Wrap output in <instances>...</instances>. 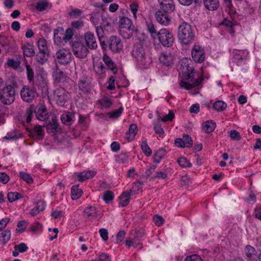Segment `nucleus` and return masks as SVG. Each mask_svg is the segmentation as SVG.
Here are the masks:
<instances>
[{
    "instance_id": "f257e3e1",
    "label": "nucleus",
    "mask_w": 261,
    "mask_h": 261,
    "mask_svg": "<svg viewBox=\"0 0 261 261\" xmlns=\"http://www.w3.org/2000/svg\"><path fill=\"white\" fill-rule=\"evenodd\" d=\"M191 61L188 58H184L180 60L181 66L184 72L183 77L188 82L181 81L180 86L187 90L190 89L192 87L198 86L202 81L200 78H195L194 68L190 66Z\"/></svg>"
},
{
    "instance_id": "f03ea898",
    "label": "nucleus",
    "mask_w": 261,
    "mask_h": 261,
    "mask_svg": "<svg viewBox=\"0 0 261 261\" xmlns=\"http://www.w3.org/2000/svg\"><path fill=\"white\" fill-rule=\"evenodd\" d=\"M194 30L191 25L187 22H183L178 28V39L186 45L192 44L195 39Z\"/></svg>"
},
{
    "instance_id": "7ed1b4c3",
    "label": "nucleus",
    "mask_w": 261,
    "mask_h": 261,
    "mask_svg": "<svg viewBox=\"0 0 261 261\" xmlns=\"http://www.w3.org/2000/svg\"><path fill=\"white\" fill-rule=\"evenodd\" d=\"M132 55L137 65L141 68H147L151 62L150 58L145 54L144 49L141 44L134 45Z\"/></svg>"
},
{
    "instance_id": "20e7f679",
    "label": "nucleus",
    "mask_w": 261,
    "mask_h": 261,
    "mask_svg": "<svg viewBox=\"0 0 261 261\" xmlns=\"http://www.w3.org/2000/svg\"><path fill=\"white\" fill-rule=\"evenodd\" d=\"M15 90L10 85L6 86L0 92V101L4 105L12 104L15 100Z\"/></svg>"
},
{
    "instance_id": "39448f33",
    "label": "nucleus",
    "mask_w": 261,
    "mask_h": 261,
    "mask_svg": "<svg viewBox=\"0 0 261 261\" xmlns=\"http://www.w3.org/2000/svg\"><path fill=\"white\" fill-rule=\"evenodd\" d=\"M158 39L161 44L165 47H170L174 42V37L172 33L166 29H161L157 34Z\"/></svg>"
},
{
    "instance_id": "423d86ee",
    "label": "nucleus",
    "mask_w": 261,
    "mask_h": 261,
    "mask_svg": "<svg viewBox=\"0 0 261 261\" xmlns=\"http://www.w3.org/2000/svg\"><path fill=\"white\" fill-rule=\"evenodd\" d=\"M107 44L109 49L113 53H119L123 50V44L118 36H110L107 41Z\"/></svg>"
},
{
    "instance_id": "0eeeda50",
    "label": "nucleus",
    "mask_w": 261,
    "mask_h": 261,
    "mask_svg": "<svg viewBox=\"0 0 261 261\" xmlns=\"http://www.w3.org/2000/svg\"><path fill=\"white\" fill-rule=\"evenodd\" d=\"M73 54L79 58L86 57L88 53L87 47L80 41H75L72 45Z\"/></svg>"
},
{
    "instance_id": "6e6552de",
    "label": "nucleus",
    "mask_w": 261,
    "mask_h": 261,
    "mask_svg": "<svg viewBox=\"0 0 261 261\" xmlns=\"http://www.w3.org/2000/svg\"><path fill=\"white\" fill-rule=\"evenodd\" d=\"M72 55L69 50L62 48L58 50L56 53V59L61 64L67 65L70 63Z\"/></svg>"
},
{
    "instance_id": "1a4fd4ad",
    "label": "nucleus",
    "mask_w": 261,
    "mask_h": 261,
    "mask_svg": "<svg viewBox=\"0 0 261 261\" xmlns=\"http://www.w3.org/2000/svg\"><path fill=\"white\" fill-rule=\"evenodd\" d=\"M175 57L170 51L163 52L159 57L160 63L167 67H171L174 63Z\"/></svg>"
},
{
    "instance_id": "9d476101",
    "label": "nucleus",
    "mask_w": 261,
    "mask_h": 261,
    "mask_svg": "<svg viewBox=\"0 0 261 261\" xmlns=\"http://www.w3.org/2000/svg\"><path fill=\"white\" fill-rule=\"evenodd\" d=\"M36 95L35 90L28 86H23L20 91L21 99L25 102L30 103L34 99Z\"/></svg>"
},
{
    "instance_id": "9b49d317",
    "label": "nucleus",
    "mask_w": 261,
    "mask_h": 261,
    "mask_svg": "<svg viewBox=\"0 0 261 261\" xmlns=\"http://www.w3.org/2000/svg\"><path fill=\"white\" fill-rule=\"evenodd\" d=\"M145 234L144 231L142 230H136L133 234V238L129 240H125V244L129 247H137L141 245V238Z\"/></svg>"
},
{
    "instance_id": "f8f14e48",
    "label": "nucleus",
    "mask_w": 261,
    "mask_h": 261,
    "mask_svg": "<svg viewBox=\"0 0 261 261\" xmlns=\"http://www.w3.org/2000/svg\"><path fill=\"white\" fill-rule=\"evenodd\" d=\"M191 56L196 62L201 63L205 59L204 51L199 45H194L191 51Z\"/></svg>"
},
{
    "instance_id": "ddd939ff",
    "label": "nucleus",
    "mask_w": 261,
    "mask_h": 261,
    "mask_svg": "<svg viewBox=\"0 0 261 261\" xmlns=\"http://www.w3.org/2000/svg\"><path fill=\"white\" fill-rule=\"evenodd\" d=\"M54 97L58 105L63 106L68 98L67 92L64 88H58L54 92Z\"/></svg>"
},
{
    "instance_id": "4468645a",
    "label": "nucleus",
    "mask_w": 261,
    "mask_h": 261,
    "mask_svg": "<svg viewBox=\"0 0 261 261\" xmlns=\"http://www.w3.org/2000/svg\"><path fill=\"white\" fill-rule=\"evenodd\" d=\"M48 80L45 75H38L37 77V80L35 82V85L37 86L42 91V93L47 94L48 93Z\"/></svg>"
},
{
    "instance_id": "2eb2a0df",
    "label": "nucleus",
    "mask_w": 261,
    "mask_h": 261,
    "mask_svg": "<svg viewBox=\"0 0 261 261\" xmlns=\"http://www.w3.org/2000/svg\"><path fill=\"white\" fill-rule=\"evenodd\" d=\"M170 12H166L162 10H158L155 13L156 21L163 25H167L171 22V17L169 16Z\"/></svg>"
},
{
    "instance_id": "dca6fc26",
    "label": "nucleus",
    "mask_w": 261,
    "mask_h": 261,
    "mask_svg": "<svg viewBox=\"0 0 261 261\" xmlns=\"http://www.w3.org/2000/svg\"><path fill=\"white\" fill-rule=\"evenodd\" d=\"M36 117L40 121H45L48 118V113L46 107L43 104H39L35 110Z\"/></svg>"
},
{
    "instance_id": "f3484780",
    "label": "nucleus",
    "mask_w": 261,
    "mask_h": 261,
    "mask_svg": "<svg viewBox=\"0 0 261 261\" xmlns=\"http://www.w3.org/2000/svg\"><path fill=\"white\" fill-rule=\"evenodd\" d=\"M84 38L88 47L91 49H95L97 47V43L94 34L87 32L84 35Z\"/></svg>"
},
{
    "instance_id": "a211bd4d",
    "label": "nucleus",
    "mask_w": 261,
    "mask_h": 261,
    "mask_svg": "<svg viewBox=\"0 0 261 261\" xmlns=\"http://www.w3.org/2000/svg\"><path fill=\"white\" fill-rule=\"evenodd\" d=\"M161 10L166 12H172L175 10L173 0H158Z\"/></svg>"
},
{
    "instance_id": "6ab92c4d",
    "label": "nucleus",
    "mask_w": 261,
    "mask_h": 261,
    "mask_svg": "<svg viewBox=\"0 0 261 261\" xmlns=\"http://www.w3.org/2000/svg\"><path fill=\"white\" fill-rule=\"evenodd\" d=\"M93 68L95 73L100 78L103 79L106 77V72L108 69L104 66V64L101 62H93Z\"/></svg>"
},
{
    "instance_id": "aec40b11",
    "label": "nucleus",
    "mask_w": 261,
    "mask_h": 261,
    "mask_svg": "<svg viewBox=\"0 0 261 261\" xmlns=\"http://www.w3.org/2000/svg\"><path fill=\"white\" fill-rule=\"evenodd\" d=\"M54 42L57 45H64V30L62 28L56 29L54 32Z\"/></svg>"
},
{
    "instance_id": "412c9836",
    "label": "nucleus",
    "mask_w": 261,
    "mask_h": 261,
    "mask_svg": "<svg viewBox=\"0 0 261 261\" xmlns=\"http://www.w3.org/2000/svg\"><path fill=\"white\" fill-rule=\"evenodd\" d=\"M79 87L84 93L90 92L92 87L90 80L85 77L81 79L79 83Z\"/></svg>"
},
{
    "instance_id": "4be33fe9",
    "label": "nucleus",
    "mask_w": 261,
    "mask_h": 261,
    "mask_svg": "<svg viewBox=\"0 0 261 261\" xmlns=\"http://www.w3.org/2000/svg\"><path fill=\"white\" fill-rule=\"evenodd\" d=\"M83 216L88 220H92L97 217V211L95 207L88 206L83 212Z\"/></svg>"
},
{
    "instance_id": "5701e85b",
    "label": "nucleus",
    "mask_w": 261,
    "mask_h": 261,
    "mask_svg": "<svg viewBox=\"0 0 261 261\" xmlns=\"http://www.w3.org/2000/svg\"><path fill=\"white\" fill-rule=\"evenodd\" d=\"M102 61L105 63L107 68L110 69L114 73L117 71L116 65L112 59L107 54H104L102 57Z\"/></svg>"
},
{
    "instance_id": "b1692460",
    "label": "nucleus",
    "mask_w": 261,
    "mask_h": 261,
    "mask_svg": "<svg viewBox=\"0 0 261 261\" xmlns=\"http://www.w3.org/2000/svg\"><path fill=\"white\" fill-rule=\"evenodd\" d=\"M96 173L94 170H86L78 173L77 175V180L80 181H84L94 177Z\"/></svg>"
},
{
    "instance_id": "393cba45",
    "label": "nucleus",
    "mask_w": 261,
    "mask_h": 261,
    "mask_svg": "<svg viewBox=\"0 0 261 261\" xmlns=\"http://www.w3.org/2000/svg\"><path fill=\"white\" fill-rule=\"evenodd\" d=\"M132 190L123 192L119 197L120 204L124 207L127 205L129 202L131 196Z\"/></svg>"
},
{
    "instance_id": "a878e982",
    "label": "nucleus",
    "mask_w": 261,
    "mask_h": 261,
    "mask_svg": "<svg viewBox=\"0 0 261 261\" xmlns=\"http://www.w3.org/2000/svg\"><path fill=\"white\" fill-rule=\"evenodd\" d=\"M205 8L210 11L217 10L219 7V0H203Z\"/></svg>"
},
{
    "instance_id": "bb28decb",
    "label": "nucleus",
    "mask_w": 261,
    "mask_h": 261,
    "mask_svg": "<svg viewBox=\"0 0 261 261\" xmlns=\"http://www.w3.org/2000/svg\"><path fill=\"white\" fill-rule=\"evenodd\" d=\"M51 7V5L46 1H40L36 4H33L32 8H35L39 11H42Z\"/></svg>"
},
{
    "instance_id": "cd10ccee",
    "label": "nucleus",
    "mask_w": 261,
    "mask_h": 261,
    "mask_svg": "<svg viewBox=\"0 0 261 261\" xmlns=\"http://www.w3.org/2000/svg\"><path fill=\"white\" fill-rule=\"evenodd\" d=\"M203 130L206 133L213 132L216 127V123L213 120H208L203 123Z\"/></svg>"
},
{
    "instance_id": "c85d7f7f",
    "label": "nucleus",
    "mask_w": 261,
    "mask_h": 261,
    "mask_svg": "<svg viewBox=\"0 0 261 261\" xmlns=\"http://www.w3.org/2000/svg\"><path fill=\"white\" fill-rule=\"evenodd\" d=\"M44 202L42 201H39L36 203V206L31 210L30 213L32 216H35L39 213L42 212L44 210Z\"/></svg>"
},
{
    "instance_id": "c756f323",
    "label": "nucleus",
    "mask_w": 261,
    "mask_h": 261,
    "mask_svg": "<svg viewBox=\"0 0 261 261\" xmlns=\"http://www.w3.org/2000/svg\"><path fill=\"white\" fill-rule=\"evenodd\" d=\"M138 130L137 126L136 124L130 125L128 131L126 134V137L129 141H131L137 134Z\"/></svg>"
},
{
    "instance_id": "7c9ffc66",
    "label": "nucleus",
    "mask_w": 261,
    "mask_h": 261,
    "mask_svg": "<svg viewBox=\"0 0 261 261\" xmlns=\"http://www.w3.org/2000/svg\"><path fill=\"white\" fill-rule=\"evenodd\" d=\"M134 27L130 28H123L119 29L120 35L124 39H129L134 32Z\"/></svg>"
},
{
    "instance_id": "2f4dec72",
    "label": "nucleus",
    "mask_w": 261,
    "mask_h": 261,
    "mask_svg": "<svg viewBox=\"0 0 261 261\" xmlns=\"http://www.w3.org/2000/svg\"><path fill=\"white\" fill-rule=\"evenodd\" d=\"M119 29L123 28H130L134 27L132 21L127 17H122L119 20Z\"/></svg>"
},
{
    "instance_id": "473e14b6",
    "label": "nucleus",
    "mask_w": 261,
    "mask_h": 261,
    "mask_svg": "<svg viewBox=\"0 0 261 261\" xmlns=\"http://www.w3.org/2000/svg\"><path fill=\"white\" fill-rule=\"evenodd\" d=\"M244 251L249 259H253L257 254V251L255 248L249 245L245 247Z\"/></svg>"
},
{
    "instance_id": "72a5a7b5",
    "label": "nucleus",
    "mask_w": 261,
    "mask_h": 261,
    "mask_svg": "<svg viewBox=\"0 0 261 261\" xmlns=\"http://www.w3.org/2000/svg\"><path fill=\"white\" fill-rule=\"evenodd\" d=\"M83 191L79 188L78 185H74L71 190V197L72 200H76L82 195Z\"/></svg>"
},
{
    "instance_id": "f704fd0d",
    "label": "nucleus",
    "mask_w": 261,
    "mask_h": 261,
    "mask_svg": "<svg viewBox=\"0 0 261 261\" xmlns=\"http://www.w3.org/2000/svg\"><path fill=\"white\" fill-rule=\"evenodd\" d=\"M73 118L74 114L72 113L68 112L61 115V120L63 123L70 125L73 121Z\"/></svg>"
},
{
    "instance_id": "c9c22d12",
    "label": "nucleus",
    "mask_w": 261,
    "mask_h": 261,
    "mask_svg": "<svg viewBox=\"0 0 261 261\" xmlns=\"http://www.w3.org/2000/svg\"><path fill=\"white\" fill-rule=\"evenodd\" d=\"M22 48L24 55L27 57H31L33 56L35 54L33 46L29 43L23 45Z\"/></svg>"
},
{
    "instance_id": "e433bc0d",
    "label": "nucleus",
    "mask_w": 261,
    "mask_h": 261,
    "mask_svg": "<svg viewBox=\"0 0 261 261\" xmlns=\"http://www.w3.org/2000/svg\"><path fill=\"white\" fill-rule=\"evenodd\" d=\"M58 126L59 125L56 119H52L51 122L46 125L47 132L48 133H53L54 134H55L58 132Z\"/></svg>"
},
{
    "instance_id": "4c0bfd02",
    "label": "nucleus",
    "mask_w": 261,
    "mask_h": 261,
    "mask_svg": "<svg viewBox=\"0 0 261 261\" xmlns=\"http://www.w3.org/2000/svg\"><path fill=\"white\" fill-rule=\"evenodd\" d=\"M49 52L39 51L36 55V59L40 64H44L48 58Z\"/></svg>"
},
{
    "instance_id": "58836bf2",
    "label": "nucleus",
    "mask_w": 261,
    "mask_h": 261,
    "mask_svg": "<svg viewBox=\"0 0 261 261\" xmlns=\"http://www.w3.org/2000/svg\"><path fill=\"white\" fill-rule=\"evenodd\" d=\"M38 48L39 49V51L49 52L47 41L43 38H40L38 40Z\"/></svg>"
},
{
    "instance_id": "ea45409f",
    "label": "nucleus",
    "mask_w": 261,
    "mask_h": 261,
    "mask_svg": "<svg viewBox=\"0 0 261 261\" xmlns=\"http://www.w3.org/2000/svg\"><path fill=\"white\" fill-rule=\"evenodd\" d=\"M11 232L9 230L3 231L0 234V242L3 244H6L11 239Z\"/></svg>"
},
{
    "instance_id": "a19ab883",
    "label": "nucleus",
    "mask_w": 261,
    "mask_h": 261,
    "mask_svg": "<svg viewBox=\"0 0 261 261\" xmlns=\"http://www.w3.org/2000/svg\"><path fill=\"white\" fill-rule=\"evenodd\" d=\"M7 198L10 202H12L22 198L23 196L21 194L17 192H10L8 193Z\"/></svg>"
},
{
    "instance_id": "79ce46f5",
    "label": "nucleus",
    "mask_w": 261,
    "mask_h": 261,
    "mask_svg": "<svg viewBox=\"0 0 261 261\" xmlns=\"http://www.w3.org/2000/svg\"><path fill=\"white\" fill-rule=\"evenodd\" d=\"M248 51L246 50H240L233 52L234 58L236 60H241L245 59L248 55Z\"/></svg>"
},
{
    "instance_id": "37998d69",
    "label": "nucleus",
    "mask_w": 261,
    "mask_h": 261,
    "mask_svg": "<svg viewBox=\"0 0 261 261\" xmlns=\"http://www.w3.org/2000/svg\"><path fill=\"white\" fill-rule=\"evenodd\" d=\"M165 155V151L162 149H159L154 154L153 156V161L154 163L158 164L163 159Z\"/></svg>"
},
{
    "instance_id": "c03bdc74",
    "label": "nucleus",
    "mask_w": 261,
    "mask_h": 261,
    "mask_svg": "<svg viewBox=\"0 0 261 261\" xmlns=\"http://www.w3.org/2000/svg\"><path fill=\"white\" fill-rule=\"evenodd\" d=\"M213 107L217 111H222L226 108L227 104L222 100H218L215 102Z\"/></svg>"
},
{
    "instance_id": "a18cd8bd",
    "label": "nucleus",
    "mask_w": 261,
    "mask_h": 261,
    "mask_svg": "<svg viewBox=\"0 0 261 261\" xmlns=\"http://www.w3.org/2000/svg\"><path fill=\"white\" fill-rule=\"evenodd\" d=\"M99 104L102 108H108L112 105V101L108 97H104L99 100Z\"/></svg>"
},
{
    "instance_id": "49530a36",
    "label": "nucleus",
    "mask_w": 261,
    "mask_h": 261,
    "mask_svg": "<svg viewBox=\"0 0 261 261\" xmlns=\"http://www.w3.org/2000/svg\"><path fill=\"white\" fill-rule=\"evenodd\" d=\"M160 118H158L156 122H154L153 129L156 134H159L160 136H162L164 134V131L160 125Z\"/></svg>"
},
{
    "instance_id": "de8ad7c7",
    "label": "nucleus",
    "mask_w": 261,
    "mask_h": 261,
    "mask_svg": "<svg viewBox=\"0 0 261 261\" xmlns=\"http://www.w3.org/2000/svg\"><path fill=\"white\" fill-rule=\"evenodd\" d=\"M25 68L27 70L28 80L30 83H34V72L32 68L28 64L25 65Z\"/></svg>"
},
{
    "instance_id": "09e8293b",
    "label": "nucleus",
    "mask_w": 261,
    "mask_h": 261,
    "mask_svg": "<svg viewBox=\"0 0 261 261\" xmlns=\"http://www.w3.org/2000/svg\"><path fill=\"white\" fill-rule=\"evenodd\" d=\"M83 13V11L77 8H71L69 12L68 15L71 18H76L80 16Z\"/></svg>"
},
{
    "instance_id": "8fccbe9b",
    "label": "nucleus",
    "mask_w": 261,
    "mask_h": 261,
    "mask_svg": "<svg viewBox=\"0 0 261 261\" xmlns=\"http://www.w3.org/2000/svg\"><path fill=\"white\" fill-rule=\"evenodd\" d=\"M141 146L142 151L146 156H149L151 155L152 151L148 146L146 141H143Z\"/></svg>"
},
{
    "instance_id": "3c124183",
    "label": "nucleus",
    "mask_w": 261,
    "mask_h": 261,
    "mask_svg": "<svg viewBox=\"0 0 261 261\" xmlns=\"http://www.w3.org/2000/svg\"><path fill=\"white\" fill-rule=\"evenodd\" d=\"M179 166L184 168L191 167L192 164L185 158L181 157L177 160Z\"/></svg>"
},
{
    "instance_id": "603ef678",
    "label": "nucleus",
    "mask_w": 261,
    "mask_h": 261,
    "mask_svg": "<svg viewBox=\"0 0 261 261\" xmlns=\"http://www.w3.org/2000/svg\"><path fill=\"white\" fill-rule=\"evenodd\" d=\"M34 133H36L37 137L39 138L42 139L44 136V133L40 125L35 126L34 129V132H31L30 135L34 137Z\"/></svg>"
},
{
    "instance_id": "864d4df0",
    "label": "nucleus",
    "mask_w": 261,
    "mask_h": 261,
    "mask_svg": "<svg viewBox=\"0 0 261 261\" xmlns=\"http://www.w3.org/2000/svg\"><path fill=\"white\" fill-rule=\"evenodd\" d=\"M19 176L21 179L26 181L28 184H32L33 182V179L30 175L24 172H20Z\"/></svg>"
},
{
    "instance_id": "5fc2aeb1",
    "label": "nucleus",
    "mask_w": 261,
    "mask_h": 261,
    "mask_svg": "<svg viewBox=\"0 0 261 261\" xmlns=\"http://www.w3.org/2000/svg\"><path fill=\"white\" fill-rule=\"evenodd\" d=\"M53 76L57 82H60L64 78V72L59 69H56L53 73Z\"/></svg>"
},
{
    "instance_id": "6e6d98bb",
    "label": "nucleus",
    "mask_w": 261,
    "mask_h": 261,
    "mask_svg": "<svg viewBox=\"0 0 261 261\" xmlns=\"http://www.w3.org/2000/svg\"><path fill=\"white\" fill-rule=\"evenodd\" d=\"M113 198L114 194L110 191H107L103 194V199L107 203H109Z\"/></svg>"
},
{
    "instance_id": "4d7b16f0",
    "label": "nucleus",
    "mask_w": 261,
    "mask_h": 261,
    "mask_svg": "<svg viewBox=\"0 0 261 261\" xmlns=\"http://www.w3.org/2000/svg\"><path fill=\"white\" fill-rule=\"evenodd\" d=\"M7 64L9 67H12L15 69L19 68L20 65V61L14 59H9L7 61Z\"/></svg>"
},
{
    "instance_id": "13d9d810",
    "label": "nucleus",
    "mask_w": 261,
    "mask_h": 261,
    "mask_svg": "<svg viewBox=\"0 0 261 261\" xmlns=\"http://www.w3.org/2000/svg\"><path fill=\"white\" fill-rule=\"evenodd\" d=\"M95 30L99 41H101L102 38H105L106 34L101 26L97 27Z\"/></svg>"
},
{
    "instance_id": "bf43d9fd",
    "label": "nucleus",
    "mask_w": 261,
    "mask_h": 261,
    "mask_svg": "<svg viewBox=\"0 0 261 261\" xmlns=\"http://www.w3.org/2000/svg\"><path fill=\"white\" fill-rule=\"evenodd\" d=\"M73 35V30L70 29H67L66 30V32H64V38L65 43H67L68 41H69L72 37Z\"/></svg>"
},
{
    "instance_id": "052dcab7",
    "label": "nucleus",
    "mask_w": 261,
    "mask_h": 261,
    "mask_svg": "<svg viewBox=\"0 0 261 261\" xmlns=\"http://www.w3.org/2000/svg\"><path fill=\"white\" fill-rule=\"evenodd\" d=\"M182 140L184 141L185 146L187 147H191L193 145V140L191 137L188 135L183 136Z\"/></svg>"
},
{
    "instance_id": "680f3d73",
    "label": "nucleus",
    "mask_w": 261,
    "mask_h": 261,
    "mask_svg": "<svg viewBox=\"0 0 261 261\" xmlns=\"http://www.w3.org/2000/svg\"><path fill=\"white\" fill-rule=\"evenodd\" d=\"M14 249L16 251L22 253L26 251L28 249V247L25 243H21L19 245H15Z\"/></svg>"
},
{
    "instance_id": "e2e57ef3",
    "label": "nucleus",
    "mask_w": 261,
    "mask_h": 261,
    "mask_svg": "<svg viewBox=\"0 0 261 261\" xmlns=\"http://www.w3.org/2000/svg\"><path fill=\"white\" fill-rule=\"evenodd\" d=\"M228 133L231 139L234 140H239L241 139V136L238 131L231 130Z\"/></svg>"
},
{
    "instance_id": "0e129e2a",
    "label": "nucleus",
    "mask_w": 261,
    "mask_h": 261,
    "mask_svg": "<svg viewBox=\"0 0 261 261\" xmlns=\"http://www.w3.org/2000/svg\"><path fill=\"white\" fill-rule=\"evenodd\" d=\"M35 112L34 107L32 106L29 109L27 110V122H30L32 120L33 113Z\"/></svg>"
},
{
    "instance_id": "69168bd1",
    "label": "nucleus",
    "mask_w": 261,
    "mask_h": 261,
    "mask_svg": "<svg viewBox=\"0 0 261 261\" xmlns=\"http://www.w3.org/2000/svg\"><path fill=\"white\" fill-rule=\"evenodd\" d=\"M185 261H203V260L199 255L193 254L187 256Z\"/></svg>"
},
{
    "instance_id": "338daca9",
    "label": "nucleus",
    "mask_w": 261,
    "mask_h": 261,
    "mask_svg": "<svg viewBox=\"0 0 261 261\" xmlns=\"http://www.w3.org/2000/svg\"><path fill=\"white\" fill-rule=\"evenodd\" d=\"M84 25V22L82 20H77L73 21L71 23V26L72 28L75 29H79L82 28Z\"/></svg>"
},
{
    "instance_id": "774afa93",
    "label": "nucleus",
    "mask_w": 261,
    "mask_h": 261,
    "mask_svg": "<svg viewBox=\"0 0 261 261\" xmlns=\"http://www.w3.org/2000/svg\"><path fill=\"white\" fill-rule=\"evenodd\" d=\"M91 261H111V259L107 254L101 253L99 255L98 258L92 260Z\"/></svg>"
}]
</instances>
